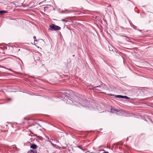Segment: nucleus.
<instances>
[{
  "label": "nucleus",
  "instance_id": "f257e3e1",
  "mask_svg": "<svg viewBox=\"0 0 153 153\" xmlns=\"http://www.w3.org/2000/svg\"><path fill=\"white\" fill-rule=\"evenodd\" d=\"M72 99V102L74 104L79 107L82 106V103H83L84 100L76 95L74 96Z\"/></svg>",
  "mask_w": 153,
  "mask_h": 153
},
{
  "label": "nucleus",
  "instance_id": "f03ea898",
  "mask_svg": "<svg viewBox=\"0 0 153 153\" xmlns=\"http://www.w3.org/2000/svg\"><path fill=\"white\" fill-rule=\"evenodd\" d=\"M50 30H60L61 28L59 26L55 25L54 24H52L49 26Z\"/></svg>",
  "mask_w": 153,
  "mask_h": 153
},
{
  "label": "nucleus",
  "instance_id": "7ed1b4c3",
  "mask_svg": "<svg viewBox=\"0 0 153 153\" xmlns=\"http://www.w3.org/2000/svg\"><path fill=\"white\" fill-rule=\"evenodd\" d=\"M105 87H106V85L104 84H102L101 85L94 87V88H94V89L101 91L102 89H104Z\"/></svg>",
  "mask_w": 153,
  "mask_h": 153
},
{
  "label": "nucleus",
  "instance_id": "20e7f679",
  "mask_svg": "<svg viewBox=\"0 0 153 153\" xmlns=\"http://www.w3.org/2000/svg\"><path fill=\"white\" fill-rule=\"evenodd\" d=\"M68 94L65 92H62L61 94V96L63 98L62 100L65 99V98H67Z\"/></svg>",
  "mask_w": 153,
  "mask_h": 153
},
{
  "label": "nucleus",
  "instance_id": "39448f33",
  "mask_svg": "<svg viewBox=\"0 0 153 153\" xmlns=\"http://www.w3.org/2000/svg\"><path fill=\"white\" fill-rule=\"evenodd\" d=\"M118 112V110L111 108V112L112 113L117 114Z\"/></svg>",
  "mask_w": 153,
  "mask_h": 153
},
{
  "label": "nucleus",
  "instance_id": "423d86ee",
  "mask_svg": "<svg viewBox=\"0 0 153 153\" xmlns=\"http://www.w3.org/2000/svg\"><path fill=\"white\" fill-rule=\"evenodd\" d=\"M37 146L34 144H32L30 146V148L34 149H36L37 148Z\"/></svg>",
  "mask_w": 153,
  "mask_h": 153
},
{
  "label": "nucleus",
  "instance_id": "0eeeda50",
  "mask_svg": "<svg viewBox=\"0 0 153 153\" xmlns=\"http://www.w3.org/2000/svg\"><path fill=\"white\" fill-rule=\"evenodd\" d=\"M27 153H37V152L36 150H33L30 149L28 152Z\"/></svg>",
  "mask_w": 153,
  "mask_h": 153
},
{
  "label": "nucleus",
  "instance_id": "6e6552de",
  "mask_svg": "<svg viewBox=\"0 0 153 153\" xmlns=\"http://www.w3.org/2000/svg\"><path fill=\"white\" fill-rule=\"evenodd\" d=\"M121 98L126 99H130V98L129 97H127L126 96H123L121 95Z\"/></svg>",
  "mask_w": 153,
  "mask_h": 153
},
{
  "label": "nucleus",
  "instance_id": "1a4fd4ad",
  "mask_svg": "<svg viewBox=\"0 0 153 153\" xmlns=\"http://www.w3.org/2000/svg\"><path fill=\"white\" fill-rule=\"evenodd\" d=\"M8 12L6 10H0V14H2L3 13H7Z\"/></svg>",
  "mask_w": 153,
  "mask_h": 153
},
{
  "label": "nucleus",
  "instance_id": "9d476101",
  "mask_svg": "<svg viewBox=\"0 0 153 153\" xmlns=\"http://www.w3.org/2000/svg\"><path fill=\"white\" fill-rule=\"evenodd\" d=\"M3 68H4L5 69H7V70H9L10 71H12V70L11 69H9V68H6L5 67H3Z\"/></svg>",
  "mask_w": 153,
  "mask_h": 153
},
{
  "label": "nucleus",
  "instance_id": "9b49d317",
  "mask_svg": "<svg viewBox=\"0 0 153 153\" xmlns=\"http://www.w3.org/2000/svg\"><path fill=\"white\" fill-rule=\"evenodd\" d=\"M14 146L15 147V150L16 151H18L19 150V149L16 146V145H14Z\"/></svg>",
  "mask_w": 153,
  "mask_h": 153
},
{
  "label": "nucleus",
  "instance_id": "f8f14e48",
  "mask_svg": "<svg viewBox=\"0 0 153 153\" xmlns=\"http://www.w3.org/2000/svg\"><path fill=\"white\" fill-rule=\"evenodd\" d=\"M33 39H34V41H36V42H37V41H38V40H37L36 39V36H33Z\"/></svg>",
  "mask_w": 153,
  "mask_h": 153
},
{
  "label": "nucleus",
  "instance_id": "ddd939ff",
  "mask_svg": "<svg viewBox=\"0 0 153 153\" xmlns=\"http://www.w3.org/2000/svg\"><path fill=\"white\" fill-rule=\"evenodd\" d=\"M50 143H51V144H52V146H53L55 147V146H56V145L55 144H53V143H52L51 142V141H50Z\"/></svg>",
  "mask_w": 153,
  "mask_h": 153
},
{
  "label": "nucleus",
  "instance_id": "4468645a",
  "mask_svg": "<svg viewBox=\"0 0 153 153\" xmlns=\"http://www.w3.org/2000/svg\"><path fill=\"white\" fill-rule=\"evenodd\" d=\"M115 96L117 97L121 98V95H116Z\"/></svg>",
  "mask_w": 153,
  "mask_h": 153
},
{
  "label": "nucleus",
  "instance_id": "2eb2a0df",
  "mask_svg": "<svg viewBox=\"0 0 153 153\" xmlns=\"http://www.w3.org/2000/svg\"><path fill=\"white\" fill-rule=\"evenodd\" d=\"M62 21L64 22H66L67 21L64 19H62Z\"/></svg>",
  "mask_w": 153,
  "mask_h": 153
},
{
  "label": "nucleus",
  "instance_id": "dca6fc26",
  "mask_svg": "<svg viewBox=\"0 0 153 153\" xmlns=\"http://www.w3.org/2000/svg\"><path fill=\"white\" fill-rule=\"evenodd\" d=\"M15 145H13V148L14 149H15V146H14Z\"/></svg>",
  "mask_w": 153,
  "mask_h": 153
},
{
  "label": "nucleus",
  "instance_id": "f3484780",
  "mask_svg": "<svg viewBox=\"0 0 153 153\" xmlns=\"http://www.w3.org/2000/svg\"><path fill=\"white\" fill-rule=\"evenodd\" d=\"M102 153H109V152H104Z\"/></svg>",
  "mask_w": 153,
  "mask_h": 153
},
{
  "label": "nucleus",
  "instance_id": "a211bd4d",
  "mask_svg": "<svg viewBox=\"0 0 153 153\" xmlns=\"http://www.w3.org/2000/svg\"><path fill=\"white\" fill-rule=\"evenodd\" d=\"M51 140H53V139H51Z\"/></svg>",
  "mask_w": 153,
  "mask_h": 153
},
{
  "label": "nucleus",
  "instance_id": "6ab92c4d",
  "mask_svg": "<svg viewBox=\"0 0 153 153\" xmlns=\"http://www.w3.org/2000/svg\"><path fill=\"white\" fill-rule=\"evenodd\" d=\"M42 3V2L41 3H39V4H41Z\"/></svg>",
  "mask_w": 153,
  "mask_h": 153
},
{
  "label": "nucleus",
  "instance_id": "aec40b11",
  "mask_svg": "<svg viewBox=\"0 0 153 153\" xmlns=\"http://www.w3.org/2000/svg\"><path fill=\"white\" fill-rule=\"evenodd\" d=\"M93 153V152H91V153Z\"/></svg>",
  "mask_w": 153,
  "mask_h": 153
}]
</instances>
